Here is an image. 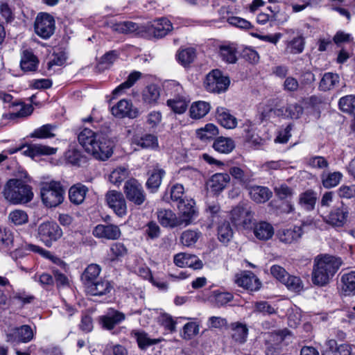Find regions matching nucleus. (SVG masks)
I'll list each match as a JSON object with an SVG mask.
<instances>
[{"label":"nucleus","instance_id":"obj_1","mask_svg":"<svg viewBox=\"0 0 355 355\" xmlns=\"http://www.w3.org/2000/svg\"><path fill=\"white\" fill-rule=\"evenodd\" d=\"M85 152L98 160L105 161L113 154L114 141L107 135H78Z\"/></svg>","mask_w":355,"mask_h":355},{"label":"nucleus","instance_id":"obj_2","mask_svg":"<svg viewBox=\"0 0 355 355\" xmlns=\"http://www.w3.org/2000/svg\"><path fill=\"white\" fill-rule=\"evenodd\" d=\"M342 264L340 259L329 254L318 255L314 259L311 274L313 283L324 286L334 276Z\"/></svg>","mask_w":355,"mask_h":355},{"label":"nucleus","instance_id":"obj_3","mask_svg":"<svg viewBox=\"0 0 355 355\" xmlns=\"http://www.w3.org/2000/svg\"><path fill=\"white\" fill-rule=\"evenodd\" d=\"M3 196L12 205H21L31 202L33 198L32 187L19 179H10L4 186Z\"/></svg>","mask_w":355,"mask_h":355},{"label":"nucleus","instance_id":"obj_4","mask_svg":"<svg viewBox=\"0 0 355 355\" xmlns=\"http://www.w3.org/2000/svg\"><path fill=\"white\" fill-rule=\"evenodd\" d=\"M40 193L43 205L47 208H53L64 202L65 190L60 182L51 180L40 184Z\"/></svg>","mask_w":355,"mask_h":355},{"label":"nucleus","instance_id":"obj_5","mask_svg":"<svg viewBox=\"0 0 355 355\" xmlns=\"http://www.w3.org/2000/svg\"><path fill=\"white\" fill-rule=\"evenodd\" d=\"M230 83L228 76H224L218 69H214L209 72L205 82V86L207 91L213 93L225 92Z\"/></svg>","mask_w":355,"mask_h":355},{"label":"nucleus","instance_id":"obj_6","mask_svg":"<svg viewBox=\"0 0 355 355\" xmlns=\"http://www.w3.org/2000/svg\"><path fill=\"white\" fill-rule=\"evenodd\" d=\"M254 214L250 207L245 203L239 204L230 214V220L236 226L249 228L252 223Z\"/></svg>","mask_w":355,"mask_h":355},{"label":"nucleus","instance_id":"obj_7","mask_svg":"<svg viewBox=\"0 0 355 355\" xmlns=\"http://www.w3.org/2000/svg\"><path fill=\"white\" fill-rule=\"evenodd\" d=\"M37 233L40 241L48 247L62 235V231L58 225L50 221L41 223L38 227Z\"/></svg>","mask_w":355,"mask_h":355},{"label":"nucleus","instance_id":"obj_8","mask_svg":"<svg viewBox=\"0 0 355 355\" xmlns=\"http://www.w3.org/2000/svg\"><path fill=\"white\" fill-rule=\"evenodd\" d=\"M55 29L54 18L49 14L40 13L35 21V33L43 39L49 38Z\"/></svg>","mask_w":355,"mask_h":355},{"label":"nucleus","instance_id":"obj_9","mask_svg":"<svg viewBox=\"0 0 355 355\" xmlns=\"http://www.w3.org/2000/svg\"><path fill=\"white\" fill-rule=\"evenodd\" d=\"M126 198L136 205H142L146 200V193L141 184L135 179L125 183L123 188Z\"/></svg>","mask_w":355,"mask_h":355},{"label":"nucleus","instance_id":"obj_10","mask_svg":"<svg viewBox=\"0 0 355 355\" xmlns=\"http://www.w3.org/2000/svg\"><path fill=\"white\" fill-rule=\"evenodd\" d=\"M35 331L27 324L10 329L6 333V340L12 343H26L31 341Z\"/></svg>","mask_w":355,"mask_h":355},{"label":"nucleus","instance_id":"obj_11","mask_svg":"<svg viewBox=\"0 0 355 355\" xmlns=\"http://www.w3.org/2000/svg\"><path fill=\"white\" fill-rule=\"evenodd\" d=\"M179 218L182 226L186 227L192 223L193 220L197 216L198 211L195 207V201L192 198H184L178 203Z\"/></svg>","mask_w":355,"mask_h":355},{"label":"nucleus","instance_id":"obj_12","mask_svg":"<svg viewBox=\"0 0 355 355\" xmlns=\"http://www.w3.org/2000/svg\"><path fill=\"white\" fill-rule=\"evenodd\" d=\"M112 114L119 119L128 117L135 119L139 115L138 108L135 107L130 100L121 99L111 109Z\"/></svg>","mask_w":355,"mask_h":355},{"label":"nucleus","instance_id":"obj_13","mask_svg":"<svg viewBox=\"0 0 355 355\" xmlns=\"http://www.w3.org/2000/svg\"><path fill=\"white\" fill-rule=\"evenodd\" d=\"M107 205L119 216H123L127 213V205L123 194L116 191H110L105 196Z\"/></svg>","mask_w":355,"mask_h":355},{"label":"nucleus","instance_id":"obj_14","mask_svg":"<svg viewBox=\"0 0 355 355\" xmlns=\"http://www.w3.org/2000/svg\"><path fill=\"white\" fill-rule=\"evenodd\" d=\"M235 282L239 286L250 291H257L261 285L258 277L253 272L248 271L236 275Z\"/></svg>","mask_w":355,"mask_h":355},{"label":"nucleus","instance_id":"obj_15","mask_svg":"<svg viewBox=\"0 0 355 355\" xmlns=\"http://www.w3.org/2000/svg\"><path fill=\"white\" fill-rule=\"evenodd\" d=\"M172 30L171 22L165 17L155 19L147 25V31L157 38L166 36Z\"/></svg>","mask_w":355,"mask_h":355},{"label":"nucleus","instance_id":"obj_16","mask_svg":"<svg viewBox=\"0 0 355 355\" xmlns=\"http://www.w3.org/2000/svg\"><path fill=\"white\" fill-rule=\"evenodd\" d=\"M92 234L96 238L107 240H116L119 239L121 235L119 227L113 224L97 225L94 228Z\"/></svg>","mask_w":355,"mask_h":355},{"label":"nucleus","instance_id":"obj_17","mask_svg":"<svg viewBox=\"0 0 355 355\" xmlns=\"http://www.w3.org/2000/svg\"><path fill=\"white\" fill-rule=\"evenodd\" d=\"M348 217V208L342 205L340 207L333 209L326 216L325 221L333 227H342L346 224Z\"/></svg>","mask_w":355,"mask_h":355},{"label":"nucleus","instance_id":"obj_18","mask_svg":"<svg viewBox=\"0 0 355 355\" xmlns=\"http://www.w3.org/2000/svg\"><path fill=\"white\" fill-rule=\"evenodd\" d=\"M125 319V315L124 313L114 309H110L106 314L99 316L98 321L103 328L111 330Z\"/></svg>","mask_w":355,"mask_h":355},{"label":"nucleus","instance_id":"obj_19","mask_svg":"<svg viewBox=\"0 0 355 355\" xmlns=\"http://www.w3.org/2000/svg\"><path fill=\"white\" fill-rule=\"evenodd\" d=\"M157 214L158 221L163 227L174 228L182 226L179 216L171 209H160Z\"/></svg>","mask_w":355,"mask_h":355},{"label":"nucleus","instance_id":"obj_20","mask_svg":"<svg viewBox=\"0 0 355 355\" xmlns=\"http://www.w3.org/2000/svg\"><path fill=\"white\" fill-rule=\"evenodd\" d=\"M308 224L306 222H302V226H294L293 227L279 231L277 234L279 241L288 244L297 241L303 234L302 227Z\"/></svg>","mask_w":355,"mask_h":355},{"label":"nucleus","instance_id":"obj_21","mask_svg":"<svg viewBox=\"0 0 355 355\" xmlns=\"http://www.w3.org/2000/svg\"><path fill=\"white\" fill-rule=\"evenodd\" d=\"M88 191L87 187L81 183L73 184L69 189L70 202L76 205L82 204L85 199Z\"/></svg>","mask_w":355,"mask_h":355},{"label":"nucleus","instance_id":"obj_22","mask_svg":"<svg viewBox=\"0 0 355 355\" xmlns=\"http://www.w3.org/2000/svg\"><path fill=\"white\" fill-rule=\"evenodd\" d=\"M340 286L343 295H355V271L344 273L340 278Z\"/></svg>","mask_w":355,"mask_h":355},{"label":"nucleus","instance_id":"obj_23","mask_svg":"<svg viewBox=\"0 0 355 355\" xmlns=\"http://www.w3.org/2000/svg\"><path fill=\"white\" fill-rule=\"evenodd\" d=\"M132 145L142 148H155L158 146V141L155 135H134Z\"/></svg>","mask_w":355,"mask_h":355},{"label":"nucleus","instance_id":"obj_24","mask_svg":"<svg viewBox=\"0 0 355 355\" xmlns=\"http://www.w3.org/2000/svg\"><path fill=\"white\" fill-rule=\"evenodd\" d=\"M216 118L219 123L226 129H233L237 125L236 118L224 107L217 108Z\"/></svg>","mask_w":355,"mask_h":355},{"label":"nucleus","instance_id":"obj_25","mask_svg":"<svg viewBox=\"0 0 355 355\" xmlns=\"http://www.w3.org/2000/svg\"><path fill=\"white\" fill-rule=\"evenodd\" d=\"M202 237V232L198 230H187L182 232L180 236V243L187 247H194L196 243Z\"/></svg>","mask_w":355,"mask_h":355},{"label":"nucleus","instance_id":"obj_26","mask_svg":"<svg viewBox=\"0 0 355 355\" xmlns=\"http://www.w3.org/2000/svg\"><path fill=\"white\" fill-rule=\"evenodd\" d=\"M317 201V193L311 190H306L299 196V205L302 209L310 211L314 209Z\"/></svg>","mask_w":355,"mask_h":355},{"label":"nucleus","instance_id":"obj_27","mask_svg":"<svg viewBox=\"0 0 355 355\" xmlns=\"http://www.w3.org/2000/svg\"><path fill=\"white\" fill-rule=\"evenodd\" d=\"M254 234L259 240L267 241L273 236L274 228L269 223L261 221L255 225Z\"/></svg>","mask_w":355,"mask_h":355},{"label":"nucleus","instance_id":"obj_28","mask_svg":"<svg viewBox=\"0 0 355 355\" xmlns=\"http://www.w3.org/2000/svg\"><path fill=\"white\" fill-rule=\"evenodd\" d=\"M87 288V293L94 296H101L109 293L112 289V286L111 284L107 280H100L90 285H89Z\"/></svg>","mask_w":355,"mask_h":355},{"label":"nucleus","instance_id":"obj_29","mask_svg":"<svg viewBox=\"0 0 355 355\" xmlns=\"http://www.w3.org/2000/svg\"><path fill=\"white\" fill-rule=\"evenodd\" d=\"M231 336L238 343H243L246 341L248 329L246 324L241 322H234L230 325Z\"/></svg>","mask_w":355,"mask_h":355},{"label":"nucleus","instance_id":"obj_30","mask_svg":"<svg viewBox=\"0 0 355 355\" xmlns=\"http://www.w3.org/2000/svg\"><path fill=\"white\" fill-rule=\"evenodd\" d=\"M37 64L38 60L31 51L28 50L23 51L20 61V66L23 71H35L37 67Z\"/></svg>","mask_w":355,"mask_h":355},{"label":"nucleus","instance_id":"obj_31","mask_svg":"<svg viewBox=\"0 0 355 355\" xmlns=\"http://www.w3.org/2000/svg\"><path fill=\"white\" fill-rule=\"evenodd\" d=\"M101 271V267L97 264L89 265L81 275V280L83 284L87 287L89 285L96 282Z\"/></svg>","mask_w":355,"mask_h":355},{"label":"nucleus","instance_id":"obj_32","mask_svg":"<svg viewBox=\"0 0 355 355\" xmlns=\"http://www.w3.org/2000/svg\"><path fill=\"white\" fill-rule=\"evenodd\" d=\"M251 198L257 203L265 202L272 196V192L265 187H253L250 189Z\"/></svg>","mask_w":355,"mask_h":355},{"label":"nucleus","instance_id":"obj_33","mask_svg":"<svg viewBox=\"0 0 355 355\" xmlns=\"http://www.w3.org/2000/svg\"><path fill=\"white\" fill-rule=\"evenodd\" d=\"M230 181V176L227 173H216L209 181V186L214 192L221 191Z\"/></svg>","mask_w":355,"mask_h":355},{"label":"nucleus","instance_id":"obj_34","mask_svg":"<svg viewBox=\"0 0 355 355\" xmlns=\"http://www.w3.org/2000/svg\"><path fill=\"white\" fill-rule=\"evenodd\" d=\"M127 253V249L121 243H112L110 248L106 260L109 263L119 261Z\"/></svg>","mask_w":355,"mask_h":355},{"label":"nucleus","instance_id":"obj_35","mask_svg":"<svg viewBox=\"0 0 355 355\" xmlns=\"http://www.w3.org/2000/svg\"><path fill=\"white\" fill-rule=\"evenodd\" d=\"M214 150L220 153H230L235 148L234 141L223 136L218 137L213 144Z\"/></svg>","mask_w":355,"mask_h":355},{"label":"nucleus","instance_id":"obj_36","mask_svg":"<svg viewBox=\"0 0 355 355\" xmlns=\"http://www.w3.org/2000/svg\"><path fill=\"white\" fill-rule=\"evenodd\" d=\"M26 249L30 251L36 252L42 255L43 257H45L49 260H51L53 263H55L60 267L65 268L66 263L61 260L60 258L52 254L49 251L43 249L42 248L35 245L33 244H26Z\"/></svg>","mask_w":355,"mask_h":355},{"label":"nucleus","instance_id":"obj_37","mask_svg":"<svg viewBox=\"0 0 355 355\" xmlns=\"http://www.w3.org/2000/svg\"><path fill=\"white\" fill-rule=\"evenodd\" d=\"M339 81L340 77L337 73H325L320 82L319 88L322 91L331 90L338 84Z\"/></svg>","mask_w":355,"mask_h":355},{"label":"nucleus","instance_id":"obj_38","mask_svg":"<svg viewBox=\"0 0 355 355\" xmlns=\"http://www.w3.org/2000/svg\"><path fill=\"white\" fill-rule=\"evenodd\" d=\"M160 96L159 89L155 85L147 86L142 92L144 102L148 105H155Z\"/></svg>","mask_w":355,"mask_h":355},{"label":"nucleus","instance_id":"obj_39","mask_svg":"<svg viewBox=\"0 0 355 355\" xmlns=\"http://www.w3.org/2000/svg\"><path fill=\"white\" fill-rule=\"evenodd\" d=\"M304 38L300 35L288 41L286 44L285 52L290 54L301 53L304 49Z\"/></svg>","mask_w":355,"mask_h":355},{"label":"nucleus","instance_id":"obj_40","mask_svg":"<svg viewBox=\"0 0 355 355\" xmlns=\"http://www.w3.org/2000/svg\"><path fill=\"white\" fill-rule=\"evenodd\" d=\"M210 110V105L205 101L193 103L190 107V116L193 119L205 116Z\"/></svg>","mask_w":355,"mask_h":355},{"label":"nucleus","instance_id":"obj_41","mask_svg":"<svg viewBox=\"0 0 355 355\" xmlns=\"http://www.w3.org/2000/svg\"><path fill=\"white\" fill-rule=\"evenodd\" d=\"M220 56L227 63L234 64L237 60V50L233 45H222L219 49Z\"/></svg>","mask_w":355,"mask_h":355},{"label":"nucleus","instance_id":"obj_42","mask_svg":"<svg viewBox=\"0 0 355 355\" xmlns=\"http://www.w3.org/2000/svg\"><path fill=\"white\" fill-rule=\"evenodd\" d=\"M8 219V222L14 225H23L28 223V216L26 211L15 209L9 213Z\"/></svg>","mask_w":355,"mask_h":355},{"label":"nucleus","instance_id":"obj_43","mask_svg":"<svg viewBox=\"0 0 355 355\" xmlns=\"http://www.w3.org/2000/svg\"><path fill=\"white\" fill-rule=\"evenodd\" d=\"M338 105L342 112L352 115L355 119V95H347L340 98Z\"/></svg>","mask_w":355,"mask_h":355},{"label":"nucleus","instance_id":"obj_44","mask_svg":"<svg viewBox=\"0 0 355 355\" xmlns=\"http://www.w3.org/2000/svg\"><path fill=\"white\" fill-rule=\"evenodd\" d=\"M343 178V174L340 172H333L324 173L322 175V183L324 188L330 189L336 187Z\"/></svg>","mask_w":355,"mask_h":355},{"label":"nucleus","instance_id":"obj_45","mask_svg":"<svg viewBox=\"0 0 355 355\" xmlns=\"http://www.w3.org/2000/svg\"><path fill=\"white\" fill-rule=\"evenodd\" d=\"M233 236V231L228 222L220 223L218 227V239L224 243L227 244Z\"/></svg>","mask_w":355,"mask_h":355},{"label":"nucleus","instance_id":"obj_46","mask_svg":"<svg viewBox=\"0 0 355 355\" xmlns=\"http://www.w3.org/2000/svg\"><path fill=\"white\" fill-rule=\"evenodd\" d=\"M65 158L72 165L80 166L87 162V157L76 148L67 150L65 153Z\"/></svg>","mask_w":355,"mask_h":355},{"label":"nucleus","instance_id":"obj_47","mask_svg":"<svg viewBox=\"0 0 355 355\" xmlns=\"http://www.w3.org/2000/svg\"><path fill=\"white\" fill-rule=\"evenodd\" d=\"M165 172L162 169H155L148 178L146 186L153 192L155 191L161 184Z\"/></svg>","mask_w":355,"mask_h":355},{"label":"nucleus","instance_id":"obj_48","mask_svg":"<svg viewBox=\"0 0 355 355\" xmlns=\"http://www.w3.org/2000/svg\"><path fill=\"white\" fill-rule=\"evenodd\" d=\"M141 73L139 71L132 72L128 77L127 80L119 85L112 92L113 95L116 96L122 93L125 89L130 88L135 82L141 77Z\"/></svg>","mask_w":355,"mask_h":355},{"label":"nucleus","instance_id":"obj_49","mask_svg":"<svg viewBox=\"0 0 355 355\" xmlns=\"http://www.w3.org/2000/svg\"><path fill=\"white\" fill-rule=\"evenodd\" d=\"M196 51L193 48L182 49L178 52V59L182 65L191 64L196 58Z\"/></svg>","mask_w":355,"mask_h":355},{"label":"nucleus","instance_id":"obj_50","mask_svg":"<svg viewBox=\"0 0 355 355\" xmlns=\"http://www.w3.org/2000/svg\"><path fill=\"white\" fill-rule=\"evenodd\" d=\"M128 176V170L124 166L115 168L110 175V181L114 184H119Z\"/></svg>","mask_w":355,"mask_h":355},{"label":"nucleus","instance_id":"obj_51","mask_svg":"<svg viewBox=\"0 0 355 355\" xmlns=\"http://www.w3.org/2000/svg\"><path fill=\"white\" fill-rule=\"evenodd\" d=\"M167 105L171 107L174 112L183 113L187 107V101L182 97H178L167 101Z\"/></svg>","mask_w":355,"mask_h":355},{"label":"nucleus","instance_id":"obj_52","mask_svg":"<svg viewBox=\"0 0 355 355\" xmlns=\"http://www.w3.org/2000/svg\"><path fill=\"white\" fill-rule=\"evenodd\" d=\"M132 334L136 338L138 345L141 349H145L156 343V342L149 338L144 331H133Z\"/></svg>","mask_w":355,"mask_h":355},{"label":"nucleus","instance_id":"obj_53","mask_svg":"<svg viewBox=\"0 0 355 355\" xmlns=\"http://www.w3.org/2000/svg\"><path fill=\"white\" fill-rule=\"evenodd\" d=\"M290 291L297 292L302 289L303 284L300 277L289 274L283 283Z\"/></svg>","mask_w":355,"mask_h":355},{"label":"nucleus","instance_id":"obj_54","mask_svg":"<svg viewBox=\"0 0 355 355\" xmlns=\"http://www.w3.org/2000/svg\"><path fill=\"white\" fill-rule=\"evenodd\" d=\"M30 155L35 156L37 155H53L57 151L56 148L41 144L32 145L29 148Z\"/></svg>","mask_w":355,"mask_h":355},{"label":"nucleus","instance_id":"obj_55","mask_svg":"<svg viewBox=\"0 0 355 355\" xmlns=\"http://www.w3.org/2000/svg\"><path fill=\"white\" fill-rule=\"evenodd\" d=\"M159 322L164 328L170 332L175 331L177 322L168 313H163L159 317Z\"/></svg>","mask_w":355,"mask_h":355},{"label":"nucleus","instance_id":"obj_56","mask_svg":"<svg viewBox=\"0 0 355 355\" xmlns=\"http://www.w3.org/2000/svg\"><path fill=\"white\" fill-rule=\"evenodd\" d=\"M214 298L215 304L218 306H221L231 302L233 299V295L227 292L214 291Z\"/></svg>","mask_w":355,"mask_h":355},{"label":"nucleus","instance_id":"obj_57","mask_svg":"<svg viewBox=\"0 0 355 355\" xmlns=\"http://www.w3.org/2000/svg\"><path fill=\"white\" fill-rule=\"evenodd\" d=\"M138 24L132 21H123L116 24L114 29L120 33H130L138 29Z\"/></svg>","mask_w":355,"mask_h":355},{"label":"nucleus","instance_id":"obj_58","mask_svg":"<svg viewBox=\"0 0 355 355\" xmlns=\"http://www.w3.org/2000/svg\"><path fill=\"white\" fill-rule=\"evenodd\" d=\"M199 332V326L193 322H188L183 327V338L184 339H191L196 336Z\"/></svg>","mask_w":355,"mask_h":355},{"label":"nucleus","instance_id":"obj_59","mask_svg":"<svg viewBox=\"0 0 355 355\" xmlns=\"http://www.w3.org/2000/svg\"><path fill=\"white\" fill-rule=\"evenodd\" d=\"M146 235L150 239H155L159 236L160 228L154 221L147 223L144 230Z\"/></svg>","mask_w":355,"mask_h":355},{"label":"nucleus","instance_id":"obj_60","mask_svg":"<svg viewBox=\"0 0 355 355\" xmlns=\"http://www.w3.org/2000/svg\"><path fill=\"white\" fill-rule=\"evenodd\" d=\"M337 192L338 196L341 198L350 199L355 198V185H342Z\"/></svg>","mask_w":355,"mask_h":355},{"label":"nucleus","instance_id":"obj_61","mask_svg":"<svg viewBox=\"0 0 355 355\" xmlns=\"http://www.w3.org/2000/svg\"><path fill=\"white\" fill-rule=\"evenodd\" d=\"M270 271L271 275L282 284L284 283L286 277L288 275L286 270L279 265L272 266L270 267Z\"/></svg>","mask_w":355,"mask_h":355},{"label":"nucleus","instance_id":"obj_62","mask_svg":"<svg viewBox=\"0 0 355 355\" xmlns=\"http://www.w3.org/2000/svg\"><path fill=\"white\" fill-rule=\"evenodd\" d=\"M275 194L281 199H286L293 196V190L287 185L282 184L274 188Z\"/></svg>","mask_w":355,"mask_h":355},{"label":"nucleus","instance_id":"obj_63","mask_svg":"<svg viewBox=\"0 0 355 355\" xmlns=\"http://www.w3.org/2000/svg\"><path fill=\"white\" fill-rule=\"evenodd\" d=\"M286 112H288V117L298 119L303 113V108L297 103L290 104L286 107Z\"/></svg>","mask_w":355,"mask_h":355},{"label":"nucleus","instance_id":"obj_64","mask_svg":"<svg viewBox=\"0 0 355 355\" xmlns=\"http://www.w3.org/2000/svg\"><path fill=\"white\" fill-rule=\"evenodd\" d=\"M255 311L264 315H270L275 313V309L268 302L261 301L255 303Z\"/></svg>","mask_w":355,"mask_h":355}]
</instances>
